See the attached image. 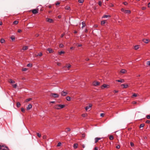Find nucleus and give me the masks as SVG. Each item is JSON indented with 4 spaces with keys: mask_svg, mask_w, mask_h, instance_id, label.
Instances as JSON below:
<instances>
[{
    "mask_svg": "<svg viewBox=\"0 0 150 150\" xmlns=\"http://www.w3.org/2000/svg\"><path fill=\"white\" fill-rule=\"evenodd\" d=\"M21 105V104L19 102H17V106L18 107H19Z\"/></svg>",
    "mask_w": 150,
    "mask_h": 150,
    "instance_id": "34",
    "label": "nucleus"
},
{
    "mask_svg": "<svg viewBox=\"0 0 150 150\" xmlns=\"http://www.w3.org/2000/svg\"><path fill=\"white\" fill-rule=\"evenodd\" d=\"M102 138L96 137L95 138V143H97L99 140L101 139Z\"/></svg>",
    "mask_w": 150,
    "mask_h": 150,
    "instance_id": "10",
    "label": "nucleus"
},
{
    "mask_svg": "<svg viewBox=\"0 0 150 150\" xmlns=\"http://www.w3.org/2000/svg\"><path fill=\"white\" fill-rule=\"evenodd\" d=\"M66 100L68 101H70L71 100V98L69 96H67L66 97Z\"/></svg>",
    "mask_w": 150,
    "mask_h": 150,
    "instance_id": "28",
    "label": "nucleus"
},
{
    "mask_svg": "<svg viewBox=\"0 0 150 150\" xmlns=\"http://www.w3.org/2000/svg\"><path fill=\"white\" fill-rule=\"evenodd\" d=\"M18 23V21H15L13 22V23L14 24H17Z\"/></svg>",
    "mask_w": 150,
    "mask_h": 150,
    "instance_id": "39",
    "label": "nucleus"
},
{
    "mask_svg": "<svg viewBox=\"0 0 150 150\" xmlns=\"http://www.w3.org/2000/svg\"><path fill=\"white\" fill-rule=\"evenodd\" d=\"M120 146L119 145H117L116 146V148L118 149H120Z\"/></svg>",
    "mask_w": 150,
    "mask_h": 150,
    "instance_id": "57",
    "label": "nucleus"
},
{
    "mask_svg": "<svg viewBox=\"0 0 150 150\" xmlns=\"http://www.w3.org/2000/svg\"><path fill=\"white\" fill-rule=\"evenodd\" d=\"M144 126V125L143 124H142L140 125V127H143Z\"/></svg>",
    "mask_w": 150,
    "mask_h": 150,
    "instance_id": "41",
    "label": "nucleus"
},
{
    "mask_svg": "<svg viewBox=\"0 0 150 150\" xmlns=\"http://www.w3.org/2000/svg\"><path fill=\"white\" fill-rule=\"evenodd\" d=\"M1 146L2 148L1 149L2 150H9L8 147L5 145H2Z\"/></svg>",
    "mask_w": 150,
    "mask_h": 150,
    "instance_id": "3",
    "label": "nucleus"
},
{
    "mask_svg": "<svg viewBox=\"0 0 150 150\" xmlns=\"http://www.w3.org/2000/svg\"><path fill=\"white\" fill-rule=\"evenodd\" d=\"M66 129L67 130V131H66V132H69L71 130L69 128H67Z\"/></svg>",
    "mask_w": 150,
    "mask_h": 150,
    "instance_id": "37",
    "label": "nucleus"
},
{
    "mask_svg": "<svg viewBox=\"0 0 150 150\" xmlns=\"http://www.w3.org/2000/svg\"><path fill=\"white\" fill-rule=\"evenodd\" d=\"M42 53L41 52H40L37 55V56H40V57H41L42 56Z\"/></svg>",
    "mask_w": 150,
    "mask_h": 150,
    "instance_id": "31",
    "label": "nucleus"
},
{
    "mask_svg": "<svg viewBox=\"0 0 150 150\" xmlns=\"http://www.w3.org/2000/svg\"><path fill=\"white\" fill-rule=\"evenodd\" d=\"M61 143L59 142L58 143V144L57 145V146H58V147L60 146H61Z\"/></svg>",
    "mask_w": 150,
    "mask_h": 150,
    "instance_id": "42",
    "label": "nucleus"
},
{
    "mask_svg": "<svg viewBox=\"0 0 150 150\" xmlns=\"http://www.w3.org/2000/svg\"><path fill=\"white\" fill-rule=\"evenodd\" d=\"M78 145L77 144H74L73 145V147L74 149H76L77 148Z\"/></svg>",
    "mask_w": 150,
    "mask_h": 150,
    "instance_id": "20",
    "label": "nucleus"
},
{
    "mask_svg": "<svg viewBox=\"0 0 150 150\" xmlns=\"http://www.w3.org/2000/svg\"><path fill=\"white\" fill-rule=\"evenodd\" d=\"M121 86L123 87L124 88H126L128 87V85L127 84H122Z\"/></svg>",
    "mask_w": 150,
    "mask_h": 150,
    "instance_id": "9",
    "label": "nucleus"
},
{
    "mask_svg": "<svg viewBox=\"0 0 150 150\" xmlns=\"http://www.w3.org/2000/svg\"><path fill=\"white\" fill-rule=\"evenodd\" d=\"M32 66V65L31 64H28L27 65V66L28 67H31Z\"/></svg>",
    "mask_w": 150,
    "mask_h": 150,
    "instance_id": "46",
    "label": "nucleus"
},
{
    "mask_svg": "<svg viewBox=\"0 0 150 150\" xmlns=\"http://www.w3.org/2000/svg\"><path fill=\"white\" fill-rule=\"evenodd\" d=\"M143 41L145 43H148L149 40H148V39H144L143 40Z\"/></svg>",
    "mask_w": 150,
    "mask_h": 150,
    "instance_id": "13",
    "label": "nucleus"
},
{
    "mask_svg": "<svg viewBox=\"0 0 150 150\" xmlns=\"http://www.w3.org/2000/svg\"><path fill=\"white\" fill-rule=\"evenodd\" d=\"M100 83L97 81H94L93 83V84L94 86H98L100 85Z\"/></svg>",
    "mask_w": 150,
    "mask_h": 150,
    "instance_id": "5",
    "label": "nucleus"
},
{
    "mask_svg": "<svg viewBox=\"0 0 150 150\" xmlns=\"http://www.w3.org/2000/svg\"><path fill=\"white\" fill-rule=\"evenodd\" d=\"M130 145L132 146H134V144L132 142H131L130 143Z\"/></svg>",
    "mask_w": 150,
    "mask_h": 150,
    "instance_id": "50",
    "label": "nucleus"
},
{
    "mask_svg": "<svg viewBox=\"0 0 150 150\" xmlns=\"http://www.w3.org/2000/svg\"><path fill=\"white\" fill-rule=\"evenodd\" d=\"M95 150H98V148L97 147H95L94 148Z\"/></svg>",
    "mask_w": 150,
    "mask_h": 150,
    "instance_id": "64",
    "label": "nucleus"
},
{
    "mask_svg": "<svg viewBox=\"0 0 150 150\" xmlns=\"http://www.w3.org/2000/svg\"><path fill=\"white\" fill-rule=\"evenodd\" d=\"M104 116V113H101L100 114V116L102 117H103Z\"/></svg>",
    "mask_w": 150,
    "mask_h": 150,
    "instance_id": "53",
    "label": "nucleus"
},
{
    "mask_svg": "<svg viewBox=\"0 0 150 150\" xmlns=\"http://www.w3.org/2000/svg\"><path fill=\"white\" fill-rule=\"evenodd\" d=\"M27 70V69L26 68H23V69H22V70L23 71H26Z\"/></svg>",
    "mask_w": 150,
    "mask_h": 150,
    "instance_id": "54",
    "label": "nucleus"
},
{
    "mask_svg": "<svg viewBox=\"0 0 150 150\" xmlns=\"http://www.w3.org/2000/svg\"><path fill=\"white\" fill-rule=\"evenodd\" d=\"M65 52L64 51H61L60 52H59L58 53L59 54H64Z\"/></svg>",
    "mask_w": 150,
    "mask_h": 150,
    "instance_id": "30",
    "label": "nucleus"
},
{
    "mask_svg": "<svg viewBox=\"0 0 150 150\" xmlns=\"http://www.w3.org/2000/svg\"><path fill=\"white\" fill-rule=\"evenodd\" d=\"M147 65L150 66V61H148L146 63Z\"/></svg>",
    "mask_w": 150,
    "mask_h": 150,
    "instance_id": "43",
    "label": "nucleus"
},
{
    "mask_svg": "<svg viewBox=\"0 0 150 150\" xmlns=\"http://www.w3.org/2000/svg\"><path fill=\"white\" fill-rule=\"evenodd\" d=\"M32 107V105L31 104H29L28 105V106L27 107L26 109L27 110L30 109Z\"/></svg>",
    "mask_w": 150,
    "mask_h": 150,
    "instance_id": "11",
    "label": "nucleus"
},
{
    "mask_svg": "<svg viewBox=\"0 0 150 150\" xmlns=\"http://www.w3.org/2000/svg\"><path fill=\"white\" fill-rule=\"evenodd\" d=\"M139 48V46L138 45H137L134 47V49L135 50H137Z\"/></svg>",
    "mask_w": 150,
    "mask_h": 150,
    "instance_id": "23",
    "label": "nucleus"
},
{
    "mask_svg": "<svg viewBox=\"0 0 150 150\" xmlns=\"http://www.w3.org/2000/svg\"><path fill=\"white\" fill-rule=\"evenodd\" d=\"M146 9V7H144L142 8V9L143 10H145Z\"/></svg>",
    "mask_w": 150,
    "mask_h": 150,
    "instance_id": "60",
    "label": "nucleus"
},
{
    "mask_svg": "<svg viewBox=\"0 0 150 150\" xmlns=\"http://www.w3.org/2000/svg\"><path fill=\"white\" fill-rule=\"evenodd\" d=\"M113 137L112 135H110L109 137V139L111 140H113Z\"/></svg>",
    "mask_w": 150,
    "mask_h": 150,
    "instance_id": "32",
    "label": "nucleus"
},
{
    "mask_svg": "<svg viewBox=\"0 0 150 150\" xmlns=\"http://www.w3.org/2000/svg\"><path fill=\"white\" fill-rule=\"evenodd\" d=\"M46 21L48 22L51 23H52L53 22V19L49 18H47L46 19Z\"/></svg>",
    "mask_w": 150,
    "mask_h": 150,
    "instance_id": "8",
    "label": "nucleus"
},
{
    "mask_svg": "<svg viewBox=\"0 0 150 150\" xmlns=\"http://www.w3.org/2000/svg\"><path fill=\"white\" fill-rule=\"evenodd\" d=\"M125 5H127V3L126 2H124V3H123Z\"/></svg>",
    "mask_w": 150,
    "mask_h": 150,
    "instance_id": "61",
    "label": "nucleus"
},
{
    "mask_svg": "<svg viewBox=\"0 0 150 150\" xmlns=\"http://www.w3.org/2000/svg\"><path fill=\"white\" fill-rule=\"evenodd\" d=\"M31 100V98L27 99H26L25 100V102H28V101H30Z\"/></svg>",
    "mask_w": 150,
    "mask_h": 150,
    "instance_id": "26",
    "label": "nucleus"
},
{
    "mask_svg": "<svg viewBox=\"0 0 150 150\" xmlns=\"http://www.w3.org/2000/svg\"><path fill=\"white\" fill-rule=\"evenodd\" d=\"M137 95L136 93H134L132 95V96L133 97H137Z\"/></svg>",
    "mask_w": 150,
    "mask_h": 150,
    "instance_id": "48",
    "label": "nucleus"
},
{
    "mask_svg": "<svg viewBox=\"0 0 150 150\" xmlns=\"http://www.w3.org/2000/svg\"><path fill=\"white\" fill-rule=\"evenodd\" d=\"M132 103L134 104H135L137 103V102L135 101H134L132 102Z\"/></svg>",
    "mask_w": 150,
    "mask_h": 150,
    "instance_id": "59",
    "label": "nucleus"
},
{
    "mask_svg": "<svg viewBox=\"0 0 150 150\" xmlns=\"http://www.w3.org/2000/svg\"><path fill=\"white\" fill-rule=\"evenodd\" d=\"M125 9L124 8H122V9H121V11L123 12L124 13H125Z\"/></svg>",
    "mask_w": 150,
    "mask_h": 150,
    "instance_id": "52",
    "label": "nucleus"
},
{
    "mask_svg": "<svg viewBox=\"0 0 150 150\" xmlns=\"http://www.w3.org/2000/svg\"><path fill=\"white\" fill-rule=\"evenodd\" d=\"M92 106V105L89 104V105L85 107V109L86 111L88 110L89 109L91 108Z\"/></svg>",
    "mask_w": 150,
    "mask_h": 150,
    "instance_id": "6",
    "label": "nucleus"
},
{
    "mask_svg": "<svg viewBox=\"0 0 150 150\" xmlns=\"http://www.w3.org/2000/svg\"><path fill=\"white\" fill-rule=\"evenodd\" d=\"M126 71V70L124 69H122L120 71V72L123 74L125 73Z\"/></svg>",
    "mask_w": 150,
    "mask_h": 150,
    "instance_id": "22",
    "label": "nucleus"
},
{
    "mask_svg": "<svg viewBox=\"0 0 150 150\" xmlns=\"http://www.w3.org/2000/svg\"><path fill=\"white\" fill-rule=\"evenodd\" d=\"M38 10L36 9H34L32 10V12L33 14H36L38 13Z\"/></svg>",
    "mask_w": 150,
    "mask_h": 150,
    "instance_id": "7",
    "label": "nucleus"
},
{
    "mask_svg": "<svg viewBox=\"0 0 150 150\" xmlns=\"http://www.w3.org/2000/svg\"><path fill=\"white\" fill-rule=\"evenodd\" d=\"M65 9L67 10H69L70 9L69 7L68 6H66L65 7Z\"/></svg>",
    "mask_w": 150,
    "mask_h": 150,
    "instance_id": "29",
    "label": "nucleus"
},
{
    "mask_svg": "<svg viewBox=\"0 0 150 150\" xmlns=\"http://www.w3.org/2000/svg\"><path fill=\"white\" fill-rule=\"evenodd\" d=\"M67 94V93L66 92L63 91L61 92V95L62 96H65Z\"/></svg>",
    "mask_w": 150,
    "mask_h": 150,
    "instance_id": "12",
    "label": "nucleus"
},
{
    "mask_svg": "<svg viewBox=\"0 0 150 150\" xmlns=\"http://www.w3.org/2000/svg\"><path fill=\"white\" fill-rule=\"evenodd\" d=\"M37 136H38L39 137H41V134H39V133H37Z\"/></svg>",
    "mask_w": 150,
    "mask_h": 150,
    "instance_id": "47",
    "label": "nucleus"
},
{
    "mask_svg": "<svg viewBox=\"0 0 150 150\" xmlns=\"http://www.w3.org/2000/svg\"><path fill=\"white\" fill-rule=\"evenodd\" d=\"M110 16L109 15H104L102 17V18H107L108 17H110Z\"/></svg>",
    "mask_w": 150,
    "mask_h": 150,
    "instance_id": "18",
    "label": "nucleus"
},
{
    "mask_svg": "<svg viewBox=\"0 0 150 150\" xmlns=\"http://www.w3.org/2000/svg\"><path fill=\"white\" fill-rule=\"evenodd\" d=\"M118 92V91H117V90H114V91H113V92L114 93H117Z\"/></svg>",
    "mask_w": 150,
    "mask_h": 150,
    "instance_id": "55",
    "label": "nucleus"
},
{
    "mask_svg": "<svg viewBox=\"0 0 150 150\" xmlns=\"http://www.w3.org/2000/svg\"><path fill=\"white\" fill-rule=\"evenodd\" d=\"M13 87L14 88H16L17 87V84H12V85Z\"/></svg>",
    "mask_w": 150,
    "mask_h": 150,
    "instance_id": "38",
    "label": "nucleus"
},
{
    "mask_svg": "<svg viewBox=\"0 0 150 150\" xmlns=\"http://www.w3.org/2000/svg\"><path fill=\"white\" fill-rule=\"evenodd\" d=\"M105 21H102L101 23V25H103L104 24H105Z\"/></svg>",
    "mask_w": 150,
    "mask_h": 150,
    "instance_id": "25",
    "label": "nucleus"
},
{
    "mask_svg": "<svg viewBox=\"0 0 150 150\" xmlns=\"http://www.w3.org/2000/svg\"><path fill=\"white\" fill-rule=\"evenodd\" d=\"M65 106L64 105H56L54 106V108L56 109L59 110L61 109Z\"/></svg>",
    "mask_w": 150,
    "mask_h": 150,
    "instance_id": "1",
    "label": "nucleus"
},
{
    "mask_svg": "<svg viewBox=\"0 0 150 150\" xmlns=\"http://www.w3.org/2000/svg\"><path fill=\"white\" fill-rule=\"evenodd\" d=\"M116 81L118 82H120L121 83H123L124 82V80H116Z\"/></svg>",
    "mask_w": 150,
    "mask_h": 150,
    "instance_id": "21",
    "label": "nucleus"
},
{
    "mask_svg": "<svg viewBox=\"0 0 150 150\" xmlns=\"http://www.w3.org/2000/svg\"><path fill=\"white\" fill-rule=\"evenodd\" d=\"M46 6L47 7H49L50 8L52 7V6L50 5H47V4H46Z\"/></svg>",
    "mask_w": 150,
    "mask_h": 150,
    "instance_id": "36",
    "label": "nucleus"
},
{
    "mask_svg": "<svg viewBox=\"0 0 150 150\" xmlns=\"http://www.w3.org/2000/svg\"><path fill=\"white\" fill-rule=\"evenodd\" d=\"M47 50L50 53H51L52 52V50L51 48H48L47 49Z\"/></svg>",
    "mask_w": 150,
    "mask_h": 150,
    "instance_id": "24",
    "label": "nucleus"
},
{
    "mask_svg": "<svg viewBox=\"0 0 150 150\" xmlns=\"http://www.w3.org/2000/svg\"><path fill=\"white\" fill-rule=\"evenodd\" d=\"M9 82L11 84H13L15 83V81L11 79L9 80Z\"/></svg>",
    "mask_w": 150,
    "mask_h": 150,
    "instance_id": "16",
    "label": "nucleus"
},
{
    "mask_svg": "<svg viewBox=\"0 0 150 150\" xmlns=\"http://www.w3.org/2000/svg\"><path fill=\"white\" fill-rule=\"evenodd\" d=\"M82 45L81 44H78L77 45V46L78 47H81Z\"/></svg>",
    "mask_w": 150,
    "mask_h": 150,
    "instance_id": "62",
    "label": "nucleus"
},
{
    "mask_svg": "<svg viewBox=\"0 0 150 150\" xmlns=\"http://www.w3.org/2000/svg\"><path fill=\"white\" fill-rule=\"evenodd\" d=\"M84 1V0H79L78 2L79 3H82Z\"/></svg>",
    "mask_w": 150,
    "mask_h": 150,
    "instance_id": "40",
    "label": "nucleus"
},
{
    "mask_svg": "<svg viewBox=\"0 0 150 150\" xmlns=\"http://www.w3.org/2000/svg\"><path fill=\"white\" fill-rule=\"evenodd\" d=\"M82 28H83L84 27L86 26V24H85V22H84V21L82 22Z\"/></svg>",
    "mask_w": 150,
    "mask_h": 150,
    "instance_id": "19",
    "label": "nucleus"
},
{
    "mask_svg": "<svg viewBox=\"0 0 150 150\" xmlns=\"http://www.w3.org/2000/svg\"><path fill=\"white\" fill-rule=\"evenodd\" d=\"M87 114H83L82 115V116L83 117H86L87 116Z\"/></svg>",
    "mask_w": 150,
    "mask_h": 150,
    "instance_id": "33",
    "label": "nucleus"
},
{
    "mask_svg": "<svg viewBox=\"0 0 150 150\" xmlns=\"http://www.w3.org/2000/svg\"><path fill=\"white\" fill-rule=\"evenodd\" d=\"M110 6L113 7V6H114V5H113V4H112V3H110Z\"/></svg>",
    "mask_w": 150,
    "mask_h": 150,
    "instance_id": "58",
    "label": "nucleus"
},
{
    "mask_svg": "<svg viewBox=\"0 0 150 150\" xmlns=\"http://www.w3.org/2000/svg\"><path fill=\"white\" fill-rule=\"evenodd\" d=\"M146 123L148 124L150 123V121L149 120H147L146 121Z\"/></svg>",
    "mask_w": 150,
    "mask_h": 150,
    "instance_id": "51",
    "label": "nucleus"
},
{
    "mask_svg": "<svg viewBox=\"0 0 150 150\" xmlns=\"http://www.w3.org/2000/svg\"><path fill=\"white\" fill-rule=\"evenodd\" d=\"M59 47L60 48H62L64 47V45L62 44H60L59 45Z\"/></svg>",
    "mask_w": 150,
    "mask_h": 150,
    "instance_id": "45",
    "label": "nucleus"
},
{
    "mask_svg": "<svg viewBox=\"0 0 150 150\" xmlns=\"http://www.w3.org/2000/svg\"><path fill=\"white\" fill-rule=\"evenodd\" d=\"M117 22L119 23H121L122 22V20L121 19H119L117 20Z\"/></svg>",
    "mask_w": 150,
    "mask_h": 150,
    "instance_id": "35",
    "label": "nucleus"
},
{
    "mask_svg": "<svg viewBox=\"0 0 150 150\" xmlns=\"http://www.w3.org/2000/svg\"><path fill=\"white\" fill-rule=\"evenodd\" d=\"M28 49V47L27 46H25L23 47L22 50H27Z\"/></svg>",
    "mask_w": 150,
    "mask_h": 150,
    "instance_id": "14",
    "label": "nucleus"
},
{
    "mask_svg": "<svg viewBox=\"0 0 150 150\" xmlns=\"http://www.w3.org/2000/svg\"><path fill=\"white\" fill-rule=\"evenodd\" d=\"M0 42L1 43H4L5 42V40L4 39L2 38L0 40Z\"/></svg>",
    "mask_w": 150,
    "mask_h": 150,
    "instance_id": "27",
    "label": "nucleus"
},
{
    "mask_svg": "<svg viewBox=\"0 0 150 150\" xmlns=\"http://www.w3.org/2000/svg\"><path fill=\"white\" fill-rule=\"evenodd\" d=\"M71 65L70 64H67L65 66L63 67V69L65 70V71L67 70L66 68H67L68 70H69L70 68L71 67Z\"/></svg>",
    "mask_w": 150,
    "mask_h": 150,
    "instance_id": "2",
    "label": "nucleus"
},
{
    "mask_svg": "<svg viewBox=\"0 0 150 150\" xmlns=\"http://www.w3.org/2000/svg\"><path fill=\"white\" fill-rule=\"evenodd\" d=\"M51 96L55 98H58L59 96V95L58 94L54 93H52Z\"/></svg>",
    "mask_w": 150,
    "mask_h": 150,
    "instance_id": "4",
    "label": "nucleus"
},
{
    "mask_svg": "<svg viewBox=\"0 0 150 150\" xmlns=\"http://www.w3.org/2000/svg\"><path fill=\"white\" fill-rule=\"evenodd\" d=\"M146 118L148 119H149L150 118V115H147L146 116Z\"/></svg>",
    "mask_w": 150,
    "mask_h": 150,
    "instance_id": "56",
    "label": "nucleus"
},
{
    "mask_svg": "<svg viewBox=\"0 0 150 150\" xmlns=\"http://www.w3.org/2000/svg\"><path fill=\"white\" fill-rule=\"evenodd\" d=\"M98 4L99 5L101 6V5H102V2H101L100 1H99V2H98Z\"/></svg>",
    "mask_w": 150,
    "mask_h": 150,
    "instance_id": "44",
    "label": "nucleus"
},
{
    "mask_svg": "<svg viewBox=\"0 0 150 150\" xmlns=\"http://www.w3.org/2000/svg\"><path fill=\"white\" fill-rule=\"evenodd\" d=\"M130 13H131L130 11L129 10H125V12L124 13H126V14H127V13L129 14Z\"/></svg>",
    "mask_w": 150,
    "mask_h": 150,
    "instance_id": "15",
    "label": "nucleus"
},
{
    "mask_svg": "<svg viewBox=\"0 0 150 150\" xmlns=\"http://www.w3.org/2000/svg\"><path fill=\"white\" fill-rule=\"evenodd\" d=\"M109 86V85H107L105 84H104L102 86V87H104V88H108V86Z\"/></svg>",
    "mask_w": 150,
    "mask_h": 150,
    "instance_id": "17",
    "label": "nucleus"
},
{
    "mask_svg": "<svg viewBox=\"0 0 150 150\" xmlns=\"http://www.w3.org/2000/svg\"><path fill=\"white\" fill-rule=\"evenodd\" d=\"M60 4V3L59 2H57L56 4V5H58Z\"/></svg>",
    "mask_w": 150,
    "mask_h": 150,
    "instance_id": "63",
    "label": "nucleus"
},
{
    "mask_svg": "<svg viewBox=\"0 0 150 150\" xmlns=\"http://www.w3.org/2000/svg\"><path fill=\"white\" fill-rule=\"evenodd\" d=\"M21 111H22V112H25V110L23 108H21Z\"/></svg>",
    "mask_w": 150,
    "mask_h": 150,
    "instance_id": "49",
    "label": "nucleus"
}]
</instances>
